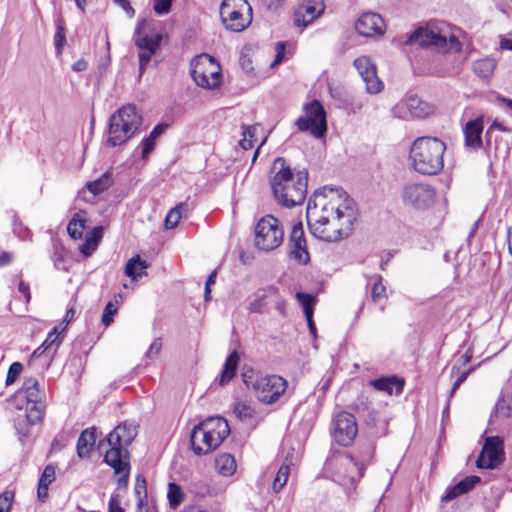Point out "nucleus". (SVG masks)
Here are the masks:
<instances>
[{"mask_svg": "<svg viewBox=\"0 0 512 512\" xmlns=\"http://www.w3.org/2000/svg\"><path fill=\"white\" fill-rule=\"evenodd\" d=\"M269 185L275 201L286 208L301 205L307 195L308 172H294L285 158L277 157L271 166Z\"/></svg>", "mask_w": 512, "mask_h": 512, "instance_id": "nucleus-1", "label": "nucleus"}, {"mask_svg": "<svg viewBox=\"0 0 512 512\" xmlns=\"http://www.w3.org/2000/svg\"><path fill=\"white\" fill-rule=\"evenodd\" d=\"M445 151L446 144L437 137L416 138L409 151L413 169L422 175H437L444 167Z\"/></svg>", "mask_w": 512, "mask_h": 512, "instance_id": "nucleus-2", "label": "nucleus"}, {"mask_svg": "<svg viewBox=\"0 0 512 512\" xmlns=\"http://www.w3.org/2000/svg\"><path fill=\"white\" fill-rule=\"evenodd\" d=\"M316 195H319L316 203L320 214L328 215L329 218L332 217V220L341 222V226L348 228L352 225L353 210L350 207L352 200L349 199L345 191L325 186L315 191L310 198H315Z\"/></svg>", "mask_w": 512, "mask_h": 512, "instance_id": "nucleus-3", "label": "nucleus"}, {"mask_svg": "<svg viewBox=\"0 0 512 512\" xmlns=\"http://www.w3.org/2000/svg\"><path fill=\"white\" fill-rule=\"evenodd\" d=\"M142 117L132 104L118 109L109 120L107 145L111 147L126 143L140 128Z\"/></svg>", "mask_w": 512, "mask_h": 512, "instance_id": "nucleus-4", "label": "nucleus"}, {"mask_svg": "<svg viewBox=\"0 0 512 512\" xmlns=\"http://www.w3.org/2000/svg\"><path fill=\"white\" fill-rule=\"evenodd\" d=\"M317 197H319V195H316L315 198H309L306 209V219L311 234L327 242H335L346 237L349 233L350 226L348 228L346 226L345 228L337 227L334 223L336 220L331 221L328 215L320 214L316 203Z\"/></svg>", "mask_w": 512, "mask_h": 512, "instance_id": "nucleus-5", "label": "nucleus"}, {"mask_svg": "<svg viewBox=\"0 0 512 512\" xmlns=\"http://www.w3.org/2000/svg\"><path fill=\"white\" fill-rule=\"evenodd\" d=\"M220 17L226 29L241 32L251 24L252 8L246 0H224Z\"/></svg>", "mask_w": 512, "mask_h": 512, "instance_id": "nucleus-6", "label": "nucleus"}, {"mask_svg": "<svg viewBox=\"0 0 512 512\" xmlns=\"http://www.w3.org/2000/svg\"><path fill=\"white\" fill-rule=\"evenodd\" d=\"M190 73L195 83L202 88L215 89L222 82L219 63L207 54L198 56L191 61Z\"/></svg>", "mask_w": 512, "mask_h": 512, "instance_id": "nucleus-7", "label": "nucleus"}, {"mask_svg": "<svg viewBox=\"0 0 512 512\" xmlns=\"http://www.w3.org/2000/svg\"><path fill=\"white\" fill-rule=\"evenodd\" d=\"M144 24V20L139 22L134 32V44L139 50V77L143 75L152 57L160 49L163 40L161 32H146L143 27Z\"/></svg>", "mask_w": 512, "mask_h": 512, "instance_id": "nucleus-8", "label": "nucleus"}, {"mask_svg": "<svg viewBox=\"0 0 512 512\" xmlns=\"http://www.w3.org/2000/svg\"><path fill=\"white\" fill-rule=\"evenodd\" d=\"M284 231L280 222L272 215L261 218L255 227V245L258 249L269 252L279 247L283 241Z\"/></svg>", "mask_w": 512, "mask_h": 512, "instance_id": "nucleus-9", "label": "nucleus"}, {"mask_svg": "<svg viewBox=\"0 0 512 512\" xmlns=\"http://www.w3.org/2000/svg\"><path fill=\"white\" fill-rule=\"evenodd\" d=\"M287 381L278 375L258 377L253 383L258 400L265 404H273L285 393Z\"/></svg>", "mask_w": 512, "mask_h": 512, "instance_id": "nucleus-10", "label": "nucleus"}, {"mask_svg": "<svg viewBox=\"0 0 512 512\" xmlns=\"http://www.w3.org/2000/svg\"><path fill=\"white\" fill-rule=\"evenodd\" d=\"M138 426L134 422L124 421L111 431L106 440L109 445L107 451L116 450L120 457L129 458L127 447L133 442L138 434Z\"/></svg>", "mask_w": 512, "mask_h": 512, "instance_id": "nucleus-11", "label": "nucleus"}, {"mask_svg": "<svg viewBox=\"0 0 512 512\" xmlns=\"http://www.w3.org/2000/svg\"><path fill=\"white\" fill-rule=\"evenodd\" d=\"M435 195V189L429 184L410 183L403 187L402 201L405 205L423 210L433 204Z\"/></svg>", "mask_w": 512, "mask_h": 512, "instance_id": "nucleus-12", "label": "nucleus"}, {"mask_svg": "<svg viewBox=\"0 0 512 512\" xmlns=\"http://www.w3.org/2000/svg\"><path fill=\"white\" fill-rule=\"evenodd\" d=\"M358 432L356 418L353 414L341 411L333 419V439L343 447L350 446Z\"/></svg>", "mask_w": 512, "mask_h": 512, "instance_id": "nucleus-13", "label": "nucleus"}, {"mask_svg": "<svg viewBox=\"0 0 512 512\" xmlns=\"http://www.w3.org/2000/svg\"><path fill=\"white\" fill-rule=\"evenodd\" d=\"M201 422L196 424L190 433V447L195 455L203 456L215 450L221 442L213 437Z\"/></svg>", "mask_w": 512, "mask_h": 512, "instance_id": "nucleus-14", "label": "nucleus"}, {"mask_svg": "<svg viewBox=\"0 0 512 512\" xmlns=\"http://www.w3.org/2000/svg\"><path fill=\"white\" fill-rule=\"evenodd\" d=\"M502 445L499 437H487L476 466L480 469H494L500 465L504 460Z\"/></svg>", "mask_w": 512, "mask_h": 512, "instance_id": "nucleus-15", "label": "nucleus"}, {"mask_svg": "<svg viewBox=\"0 0 512 512\" xmlns=\"http://www.w3.org/2000/svg\"><path fill=\"white\" fill-rule=\"evenodd\" d=\"M290 257L299 264L306 265L310 262V254L304 234L303 224L297 222L293 225L288 240Z\"/></svg>", "mask_w": 512, "mask_h": 512, "instance_id": "nucleus-16", "label": "nucleus"}, {"mask_svg": "<svg viewBox=\"0 0 512 512\" xmlns=\"http://www.w3.org/2000/svg\"><path fill=\"white\" fill-rule=\"evenodd\" d=\"M354 66L360 74L366 85L368 93H379L383 88V83L377 76L376 66L367 56H361L354 60Z\"/></svg>", "mask_w": 512, "mask_h": 512, "instance_id": "nucleus-17", "label": "nucleus"}, {"mask_svg": "<svg viewBox=\"0 0 512 512\" xmlns=\"http://www.w3.org/2000/svg\"><path fill=\"white\" fill-rule=\"evenodd\" d=\"M406 44H419L421 47H436L443 49L447 46V38L438 32H435L430 28L419 27L412 32L406 42Z\"/></svg>", "mask_w": 512, "mask_h": 512, "instance_id": "nucleus-18", "label": "nucleus"}, {"mask_svg": "<svg viewBox=\"0 0 512 512\" xmlns=\"http://www.w3.org/2000/svg\"><path fill=\"white\" fill-rule=\"evenodd\" d=\"M104 462L114 469L117 478L118 488H126L129 482L130 464L128 458L120 457L116 450L106 451Z\"/></svg>", "mask_w": 512, "mask_h": 512, "instance_id": "nucleus-19", "label": "nucleus"}, {"mask_svg": "<svg viewBox=\"0 0 512 512\" xmlns=\"http://www.w3.org/2000/svg\"><path fill=\"white\" fill-rule=\"evenodd\" d=\"M355 29L358 34L365 37L383 34L384 20L377 13L366 12L363 13L356 21Z\"/></svg>", "mask_w": 512, "mask_h": 512, "instance_id": "nucleus-20", "label": "nucleus"}, {"mask_svg": "<svg viewBox=\"0 0 512 512\" xmlns=\"http://www.w3.org/2000/svg\"><path fill=\"white\" fill-rule=\"evenodd\" d=\"M480 482L481 478L479 476H466L455 485L448 487L441 497V501L445 503L450 502L455 498L470 492Z\"/></svg>", "mask_w": 512, "mask_h": 512, "instance_id": "nucleus-21", "label": "nucleus"}, {"mask_svg": "<svg viewBox=\"0 0 512 512\" xmlns=\"http://www.w3.org/2000/svg\"><path fill=\"white\" fill-rule=\"evenodd\" d=\"M483 120L476 118L469 120L464 127L465 146L472 149H480L483 146L482 141Z\"/></svg>", "mask_w": 512, "mask_h": 512, "instance_id": "nucleus-22", "label": "nucleus"}, {"mask_svg": "<svg viewBox=\"0 0 512 512\" xmlns=\"http://www.w3.org/2000/svg\"><path fill=\"white\" fill-rule=\"evenodd\" d=\"M369 384L374 389L385 392L389 395H392L393 393L400 395L403 392L405 381L396 375H390L372 379L369 381Z\"/></svg>", "mask_w": 512, "mask_h": 512, "instance_id": "nucleus-23", "label": "nucleus"}, {"mask_svg": "<svg viewBox=\"0 0 512 512\" xmlns=\"http://www.w3.org/2000/svg\"><path fill=\"white\" fill-rule=\"evenodd\" d=\"M374 455V446L367 442L360 445L357 450L349 455L350 460L358 470V476L361 478L365 467L371 462Z\"/></svg>", "mask_w": 512, "mask_h": 512, "instance_id": "nucleus-24", "label": "nucleus"}, {"mask_svg": "<svg viewBox=\"0 0 512 512\" xmlns=\"http://www.w3.org/2000/svg\"><path fill=\"white\" fill-rule=\"evenodd\" d=\"M204 424V428L208 429L211 433H213V437L219 440L221 443L228 437L230 434V427L226 419L223 417H210L205 421L201 422Z\"/></svg>", "mask_w": 512, "mask_h": 512, "instance_id": "nucleus-25", "label": "nucleus"}, {"mask_svg": "<svg viewBox=\"0 0 512 512\" xmlns=\"http://www.w3.org/2000/svg\"><path fill=\"white\" fill-rule=\"evenodd\" d=\"M96 432L95 427L87 428L81 432L76 446L79 458L83 459L89 456L96 442Z\"/></svg>", "mask_w": 512, "mask_h": 512, "instance_id": "nucleus-26", "label": "nucleus"}, {"mask_svg": "<svg viewBox=\"0 0 512 512\" xmlns=\"http://www.w3.org/2000/svg\"><path fill=\"white\" fill-rule=\"evenodd\" d=\"M303 111L305 115L310 116L319 123V125H315L314 128L316 132H321L323 127H325V123H327L326 111L322 103L319 100L314 99L303 106Z\"/></svg>", "mask_w": 512, "mask_h": 512, "instance_id": "nucleus-27", "label": "nucleus"}, {"mask_svg": "<svg viewBox=\"0 0 512 512\" xmlns=\"http://www.w3.org/2000/svg\"><path fill=\"white\" fill-rule=\"evenodd\" d=\"M168 127L169 124L166 123L157 124L150 134L141 141L140 146L142 148V159L148 158L155 148L156 140L167 130Z\"/></svg>", "mask_w": 512, "mask_h": 512, "instance_id": "nucleus-28", "label": "nucleus"}, {"mask_svg": "<svg viewBox=\"0 0 512 512\" xmlns=\"http://www.w3.org/2000/svg\"><path fill=\"white\" fill-rule=\"evenodd\" d=\"M55 480V467L52 464H48L43 469V472L38 481L37 497L42 503L48 499L49 485Z\"/></svg>", "mask_w": 512, "mask_h": 512, "instance_id": "nucleus-29", "label": "nucleus"}, {"mask_svg": "<svg viewBox=\"0 0 512 512\" xmlns=\"http://www.w3.org/2000/svg\"><path fill=\"white\" fill-rule=\"evenodd\" d=\"M150 264L142 259L139 255H136L128 260L125 265V275L136 281L142 276L146 275V270Z\"/></svg>", "mask_w": 512, "mask_h": 512, "instance_id": "nucleus-30", "label": "nucleus"}, {"mask_svg": "<svg viewBox=\"0 0 512 512\" xmlns=\"http://www.w3.org/2000/svg\"><path fill=\"white\" fill-rule=\"evenodd\" d=\"M240 356L236 350L231 352L225 360L223 365L222 373L219 378L220 385H226L229 383L237 373Z\"/></svg>", "mask_w": 512, "mask_h": 512, "instance_id": "nucleus-31", "label": "nucleus"}, {"mask_svg": "<svg viewBox=\"0 0 512 512\" xmlns=\"http://www.w3.org/2000/svg\"><path fill=\"white\" fill-rule=\"evenodd\" d=\"M278 297V288L268 286L257 294V297L249 305V311L252 313H263L269 304V298Z\"/></svg>", "mask_w": 512, "mask_h": 512, "instance_id": "nucleus-32", "label": "nucleus"}, {"mask_svg": "<svg viewBox=\"0 0 512 512\" xmlns=\"http://www.w3.org/2000/svg\"><path fill=\"white\" fill-rule=\"evenodd\" d=\"M406 107L414 118H424L432 112V107L416 95L407 97Z\"/></svg>", "mask_w": 512, "mask_h": 512, "instance_id": "nucleus-33", "label": "nucleus"}, {"mask_svg": "<svg viewBox=\"0 0 512 512\" xmlns=\"http://www.w3.org/2000/svg\"><path fill=\"white\" fill-rule=\"evenodd\" d=\"M103 236V227L96 226L92 229L91 233L87 235L85 241L80 245L79 251L85 256L90 257L96 250L100 240Z\"/></svg>", "mask_w": 512, "mask_h": 512, "instance_id": "nucleus-34", "label": "nucleus"}, {"mask_svg": "<svg viewBox=\"0 0 512 512\" xmlns=\"http://www.w3.org/2000/svg\"><path fill=\"white\" fill-rule=\"evenodd\" d=\"M215 468L223 476H231L235 473L237 464L233 455L222 453L215 459Z\"/></svg>", "mask_w": 512, "mask_h": 512, "instance_id": "nucleus-35", "label": "nucleus"}, {"mask_svg": "<svg viewBox=\"0 0 512 512\" xmlns=\"http://www.w3.org/2000/svg\"><path fill=\"white\" fill-rule=\"evenodd\" d=\"M295 124L299 131L309 132L312 136H314L315 138H318V139L323 138L327 133V123H325V127H323L321 132H316L314 127H315V125L316 126L319 125V123L307 115L299 117L296 120Z\"/></svg>", "mask_w": 512, "mask_h": 512, "instance_id": "nucleus-36", "label": "nucleus"}, {"mask_svg": "<svg viewBox=\"0 0 512 512\" xmlns=\"http://www.w3.org/2000/svg\"><path fill=\"white\" fill-rule=\"evenodd\" d=\"M113 184L112 173L110 171H106L103 173L98 179L88 182L86 184V188L94 195H100L108 188H110Z\"/></svg>", "mask_w": 512, "mask_h": 512, "instance_id": "nucleus-37", "label": "nucleus"}, {"mask_svg": "<svg viewBox=\"0 0 512 512\" xmlns=\"http://www.w3.org/2000/svg\"><path fill=\"white\" fill-rule=\"evenodd\" d=\"M86 219L81 217V213H75L67 225V232L72 239H81L86 227Z\"/></svg>", "mask_w": 512, "mask_h": 512, "instance_id": "nucleus-38", "label": "nucleus"}, {"mask_svg": "<svg viewBox=\"0 0 512 512\" xmlns=\"http://www.w3.org/2000/svg\"><path fill=\"white\" fill-rule=\"evenodd\" d=\"M54 344H56V347L60 345L59 341V333L57 331V328L54 327L47 335L46 339L43 341V343L36 348L31 357L32 358H40L48 349H50Z\"/></svg>", "mask_w": 512, "mask_h": 512, "instance_id": "nucleus-39", "label": "nucleus"}, {"mask_svg": "<svg viewBox=\"0 0 512 512\" xmlns=\"http://www.w3.org/2000/svg\"><path fill=\"white\" fill-rule=\"evenodd\" d=\"M13 422L19 440L24 441L30 435L31 428L34 425L22 414L15 417Z\"/></svg>", "mask_w": 512, "mask_h": 512, "instance_id": "nucleus-40", "label": "nucleus"}, {"mask_svg": "<svg viewBox=\"0 0 512 512\" xmlns=\"http://www.w3.org/2000/svg\"><path fill=\"white\" fill-rule=\"evenodd\" d=\"M296 298L303 308L305 317L313 316L316 297L310 293L298 292Z\"/></svg>", "mask_w": 512, "mask_h": 512, "instance_id": "nucleus-41", "label": "nucleus"}, {"mask_svg": "<svg viewBox=\"0 0 512 512\" xmlns=\"http://www.w3.org/2000/svg\"><path fill=\"white\" fill-rule=\"evenodd\" d=\"M26 408V412L23 414L33 424H37L42 421L45 405L44 403H33Z\"/></svg>", "mask_w": 512, "mask_h": 512, "instance_id": "nucleus-42", "label": "nucleus"}, {"mask_svg": "<svg viewBox=\"0 0 512 512\" xmlns=\"http://www.w3.org/2000/svg\"><path fill=\"white\" fill-rule=\"evenodd\" d=\"M242 139L239 141V145L244 150H249L253 147V141L257 130L259 129L258 125L246 126L242 125Z\"/></svg>", "mask_w": 512, "mask_h": 512, "instance_id": "nucleus-43", "label": "nucleus"}, {"mask_svg": "<svg viewBox=\"0 0 512 512\" xmlns=\"http://www.w3.org/2000/svg\"><path fill=\"white\" fill-rule=\"evenodd\" d=\"M167 497L170 507L176 509L181 504L184 494L178 484L169 483Z\"/></svg>", "mask_w": 512, "mask_h": 512, "instance_id": "nucleus-44", "label": "nucleus"}, {"mask_svg": "<svg viewBox=\"0 0 512 512\" xmlns=\"http://www.w3.org/2000/svg\"><path fill=\"white\" fill-rule=\"evenodd\" d=\"M289 471L290 468L288 465H281L275 475L274 481H273V490L274 492L278 493L280 492L285 484L287 483L288 477H289Z\"/></svg>", "mask_w": 512, "mask_h": 512, "instance_id": "nucleus-45", "label": "nucleus"}, {"mask_svg": "<svg viewBox=\"0 0 512 512\" xmlns=\"http://www.w3.org/2000/svg\"><path fill=\"white\" fill-rule=\"evenodd\" d=\"M324 8L325 6L322 0H316L314 3L308 1L306 4L302 5L305 15L310 17L309 21H312L323 13Z\"/></svg>", "mask_w": 512, "mask_h": 512, "instance_id": "nucleus-46", "label": "nucleus"}, {"mask_svg": "<svg viewBox=\"0 0 512 512\" xmlns=\"http://www.w3.org/2000/svg\"><path fill=\"white\" fill-rule=\"evenodd\" d=\"M495 68V63L492 60L484 59L475 63L474 71L481 78H488Z\"/></svg>", "mask_w": 512, "mask_h": 512, "instance_id": "nucleus-47", "label": "nucleus"}, {"mask_svg": "<svg viewBox=\"0 0 512 512\" xmlns=\"http://www.w3.org/2000/svg\"><path fill=\"white\" fill-rule=\"evenodd\" d=\"M183 206L184 205L182 203L178 204L168 212L164 221L166 229H173L177 226L181 219V210L183 209Z\"/></svg>", "mask_w": 512, "mask_h": 512, "instance_id": "nucleus-48", "label": "nucleus"}, {"mask_svg": "<svg viewBox=\"0 0 512 512\" xmlns=\"http://www.w3.org/2000/svg\"><path fill=\"white\" fill-rule=\"evenodd\" d=\"M383 278L381 275L376 276V281L374 282L371 289V297L373 302L377 303L380 300L386 298V288L382 283Z\"/></svg>", "mask_w": 512, "mask_h": 512, "instance_id": "nucleus-49", "label": "nucleus"}, {"mask_svg": "<svg viewBox=\"0 0 512 512\" xmlns=\"http://www.w3.org/2000/svg\"><path fill=\"white\" fill-rule=\"evenodd\" d=\"M23 364L20 362H13L7 372L5 385L10 386L12 385L21 375L23 371Z\"/></svg>", "mask_w": 512, "mask_h": 512, "instance_id": "nucleus-50", "label": "nucleus"}, {"mask_svg": "<svg viewBox=\"0 0 512 512\" xmlns=\"http://www.w3.org/2000/svg\"><path fill=\"white\" fill-rule=\"evenodd\" d=\"M66 43L65 28L59 20L56 26V32L54 35V45L58 53L62 52V49Z\"/></svg>", "mask_w": 512, "mask_h": 512, "instance_id": "nucleus-51", "label": "nucleus"}, {"mask_svg": "<svg viewBox=\"0 0 512 512\" xmlns=\"http://www.w3.org/2000/svg\"><path fill=\"white\" fill-rule=\"evenodd\" d=\"M135 493L139 497L138 505L141 506L143 504L144 499L147 498V488L146 479L144 476L140 474L136 477Z\"/></svg>", "mask_w": 512, "mask_h": 512, "instance_id": "nucleus-52", "label": "nucleus"}, {"mask_svg": "<svg viewBox=\"0 0 512 512\" xmlns=\"http://www.w3.org/2000/svg\"><path fill=\"white\" fill-rule=\"evenodd\" d=\"M118 307L113 302H108L104 308L101 322L104 326H109L113 322V317L117 313Z\"/></svg>", "mask_w": 512, "mask_h": 512, "instance_id": "nucleus-53", "label": "nucleus"}, {"mask_svg": "<svg viewBox=\"0 0 512 512\" xmlns=\"http://www.w3.org/2000/svg\"><path fill=\"white\" fill-rule=\"evenodd\" d=\"M39 387V382L34 377L25 378L21 388L13 395L11 396L8 401L18 399L24 392Z\"/></svg>", "mask_w": 512, "mask_h": 512, "instance_id": "nucleus-54", "label": "nucleus"}, {"mask_svg": "<svg viewBox=\"0 0 512 512\" xmlns=\"http://www.w3.org/2000/svg\"><path fill=\"white\" fill-rule=\"evenodd\" d=\"M20 397L24 398L27 404L43 403V392L40 390L39 387L24 392Z\"/></svg>", "mask_w": 512, "mask_h": 512, "instance_id": "nucleus-55", "label": "nucleus"}, {"mask_svg": "<svg viewBox=\"0 0 512 512\" xmlns=\"http://www.w3.org/2000/svg\"><path fill=\"white\" fill-rule=\"evenodd\" d=\"M14 499V493L6 491L0 495V510L1 512H9Z\"/></svg>", "mask_w": 512, "mask_h": 512, "instance_id": "nucleus-56", "label": "nucleus"}, {"mask_svg": "<svg viewBox=\"0 0 512 512\" xmlns=\"http://www.w3.org/2000/svg\"><path fill=\"white\" fill-rule=\"evenodd\" d=\"M173 0H154V11L158 15L167 14L172 6Z\"/></svg>", "mask_w": 512, "mask_h": 512, "instance_id": "nucleus-57", "label": "nucleus"}, {"mask_svg": "<svg viewBox=\"0 0 512 512\" xmlns=\"http://www.w3.org/2000/svg\"><path fill=\"white\" fill-rule=\"evenodd\" d=\"M162 342L160 338H156L145 353V358L154 359L161 351Z\"/></svg>", "mask_w": 512, "mask_h": 512, "instance_id": "nucleus-58", "label": "nucleus"}, {"mask_svg": "<svg viewBox=\"0 0 512 512\" xmlns=\"http://www.w3.org/2000/svg\"><path fill=\"white\" fill-rule=\"evenodd\" d=\"M108 512H125L120 505L119 494L113 493L108 503Z\"/></svg>", "mask_w": 512, "mask_h": 512, "instance_id": "nucleus-59", "label": "nucleus"}, {"mask_svg": "<svg viewBox=\"0 0 512 512\" xmlns=\"http://www.w3.org/2000/svg\"><path fill=\"white\" fill-rule=\"evenodd\" d=\"M474 368L471 367L470 369H468L467 371L461 373L458 378L456 379V381L453 383V386L451 388V391H450V396L449 398H451L453 396V394L457 391V389L460 387V385L467 379L468 375L471 373V371L473 370Z\"/></svg>", "mask_w": 512, "mask_h": 512, "instance_id": "nucleus-60", "label": "nucleus"}, {"mask_svg": "<svg viewBox=\"0 0 512 512\" xmlns=\"http://www.w3.org/2000/svg\"><path fill=\"white\" fill-rule=\"evenodd\" d=\"M239 63L243 71H245L247 74L253 72L254 68L252 65V60L246 54L241 53Z\"/></svg>", "mask_w": 512, "mask_h": 512, "instance_id": "nucleus-61", "label": "nucleus"}, {"mask_svg": "<svg viewBox=\"0 0 512 512\" xmlns=\"http://www.w3.org/2000/svg\"><path fill=\"white\" fill-rule=\"evenodd\" d=\"M285 53V43L284 42H278L276 44V56L273 61L272 65L280 64L283 61Z\"/></svg>", "mask_w": 512, "mask_h": 512, "instance_id": "nucleus-62", "label": "nucleus"}, {"mask_svg": "<svg viewBox=\"0 0 512 512\" xmlns=\"http://www.w3.org/2000/svg\"><path fill=\"white\" fill-rule=\"evenodd\" d=\"M118 6H120L130 17L134 16L135 10L130 4L129 0H113Z\"/></svg>", "mask_w": 512, "mask_h": 512, "instance_id": "nucleus-63", "label": "nucleus"}, {"mask_svg": "<svg viewBox=\"0 0 512 512\" xmlns=\"http://www.w3.org/2000/svg\"><path fill=\"white\" fill-rule=\"evenodd\" d=\"M18 290L20 293H22L24 295L26 302H29L31 299L29 285L27 283H25L24 281H20L18 284Z\"/></svg>", "mask_w": 512, "mask_h": 512, "instance_id": "nucleus-64", "label": "nucleus"}]
</instances>
